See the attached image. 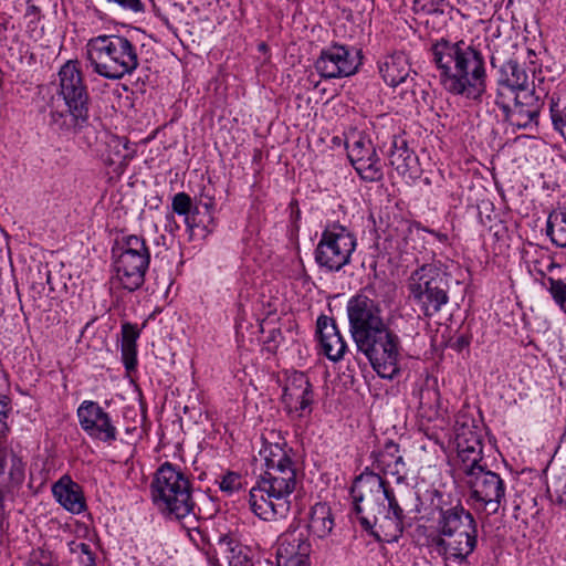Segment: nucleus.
Returning <instances> with one entry per match:
<instances>
[{"mask_svg":"<svg viewBox=\"0 0 566 566\" xmlns=\"http://www.w3.org/2000/svg\"><path fill=\"white\" fill-rule=\"evenodd\" d=\"M285 442H265L260 455L265 471L250 490L249 504L252 512L264 521L285 518L292 504V495L301 479Z\"/></svg>","mask_w":566,"mask_h":566,"instance_id":"1","label":"nucleus"},{"mask_svg":"<svg viewBox=\"0 0 566 566\" xmlns=\"http://www.w3.org/2000/svg\"><path fill=\"white\" fill-rule=\"evenodd\" d=\"M354 511L364 530L379 541L397 542L403 533L405 512L386 480L374 472L355 479L350 491Z\"/></svg>","mask_w":566,"mask_h":566,"instance_id":"2","label":"nucleus"},{"mask_svg":"<svg viewBox=\"0 0 566 566\" xmlns=\"http://www.w3.org/2000/svg\"><path fill=\"white\" fill-rule=\"evenodd\" d=\"M431 61L443 88L457 96L481 102L486 92V66L481 51L464 41L440 39L431 45Z\"/></svg>","mask_w":566,"mask_h":566,"instance_id":"3","label":"nucleus"},{"mask_svg":"<svg viewBox=\"0 0 566 566\" xmlns=\"http://www.w3.org/2000/svg\"><path fill=\"white\" fill-rule=\"evenodd\" d=\"M90 102L81 65L76 60H69L59 71L56 97L50 105V127L64 137L78 134L88 125Z\"/></svg>","mask_w":566,"mask_h":566,"instance_id":"4","label":"nucleus"},{"mask_svg":"<svg viewBox=\"0 0 566 566\" xmlns=\"http://www.w3.org/2000/svg\"><path fill=\"white\" fill-rule=\"evenodd\" d=\"M437 533L429 547L442 557L446 566H469V556L478 546V523L472 513L458 502L438 507Z\"/></svg>","mask_w":566,"mask_h":566,"instance_id":"5","label":"nucleus"},{"mask_svg":"<svg viewBox=\"0 0 566 566\" xmlns=\"http://www.w3.org/2000/svg\"><path fill=\"white\" fill-rule=\"evenodd\" d=\"M150 494L154 505L169 520L197 516L192 482L178 465L165 462L157 469Z\"/></svg>","mask_w":566,"mask_h":566,"instance_id":"6","label":"nucleus"},{"mask_svg":"<svg viewBox=\"0 0 566 566\" xmlns=\"http://www.w3.org/2000/svg\"><path fill=\"white\" fill-rule=\"evenodd\" d=\"M87 60L94 72L105 78L119 80L139 65L136 45L122 35H97L86 44Z\"/></svg>","mask_w":566,"mask_h":566,"instance_id":"7","label":"nucleus"},{"mask_svg":"<svg viewBox=\"0 0 566 566\" xmlns=\"http://www.w3.org/2000/svg\"><path fill=\"white\" fill-rule=\"evenodd\" d=\"M112 259L114 285L134 292L144 284L150 252L143 238L125 235L117 239L112 248Z\"/></svg>","mask_w":566,"mask_h":566,"instance_id":"8","label":"nucleus"},{"mask_svg":"<svg viewBox=\"0 0 566 566\" xmlns=\"http://www.w3.org/2000/svg\"><path fill=\"white\" fill-rule=\"evenodd\" d=\"M410 297L423 315L431 317L449 302V279L437 264L427 263L411 272L407 281Z\"/></svg>","mask_w":566,"mask_h":566,"instance_id":"9","label":"nucleus"},{"mask_svg":"<svg viewBox=\"0 0 566 566\" xmlns=\"http://www.w3.org/2000/svg\"><path fill=\"white\" fill-rule=\"evenodd\" d=\"M355 345L379 377L394 379L400 374L402 345L400 337L389 325L356 342Z\"/></svg>","mask_w":566,"mask_h":566,"instance_id":"10","label":"nucleus"},{"mask_svg":"<svg viewBox=\"0 0 566 566\" xmlns=\"http://www.w3.org/2000/svg\"><path fill=\"white\" fill-rule=\"evenodd\" d=\"M356 245V238L347 228L333 223L322 232L315 261L328 272H338L350 262Z\"/></svg>","mask_w":566,"mask_h":566,"instance_id":"11","label":"nucleus"},{"mask_svg":"<svg viewBox=\"0 0 566 566\" xmlns=\"http://www.w3.org/2000/svg\"><path fill=\"white\" fill-rule=\"evenodd\" d=\"M464 482L470 490V500L476 509L495 514L505 502V484L495 472L485 468L478 469L465 476Z\"/></svg>","mask_w":566,"mask_h":566,"instance_id":"12","label":"nucleus"},{"mask_svg":"<svg viewBox=\"0 0 566 566\" xmlns=\"http://www.w3.org/2000/svg\"><path fill=\"white\" fill-rule=\"evenodd\" d=\"M381 313L379 303L367 295L357 294L349 298L347 314L354 343L388 326Z\"/></svg>","mask_w":566,"mask_h":566,"instance_id":"13","label":"nucleus"},{"mask_svg":"<svg viewBox=\"0 0 566 566\" xmlns=\"http://www.w3.org/2000/svg\"><path fill=\"white\" fill-rule=\"evenodd\" d=\"M360 50L338 43L323 49L315 61V70L323 78H342L354 75L361 65Z\"/></svg>","mask_w":566,"mask_h":566,"instance_id":"14","label":"nucleus"},{"mask_svg":"<svg viewBox=\"0 0 566 566\" xmlns=\"http://www.w3.org/2000/svg\"><path fill=\"white\" fill-rule=\"evenodd\" d=\"M347 156L356 172L368 182H377L384 178L382 164L371 140L360 132H352L346 136Z\"/></svg>","mask_w":566,"mask_h":566,"instance_id":"15","label":"nucleus"},{"mask_svg":"<svg viewBox=\"0 0 566 566\" xmlns=\"http://www.w3.org/2000/svg\"><path fill=\"white\" fill-rule=\"evenodd\" d=\"M81 428L92 439L113 443L117 439V428L112 417L96 401L84 400L77 408Z\"/></svg>","mask_w":566,"mask_h":566,"instance_id":"16","label":"nucleus"},{"mask_svg":"<svg viewBox=\"0 0 566 566\" xmlns=\"http://www.w3.org/2000/svg\"><path fill=\"white\" fill-rule=\"evenodd\" d=\"M512 98V106L496 101V104L505 112L511 125L517 128L537 126L543 101L536 91H521Z\"/></svg>","mask_w":566,"mask_h":566,"instance_id":"17","label":"nucleus"},{"mask_svg":"<svg viewBox=\"0 0 566 566\" xmlns=\"http://www.w3.org/2000/svg\"><path fill=\"white\" fill-rule=\"evenodd\" d=\"M25 479V463L7 442L0 443V491L13 501Z\"/></svg>","mask_w":566,"mask_h":566,"instance_id":"18","label":"nucleus"},{"mask_svg":"<svg viewBox=\"0 0 566 566\" xmlns=\"http://www.w3.org/2000/svg\"><path fill=\"white\" fill-rule=\"evenodd\" d=\"M283 401L291 411L300 417L312 412L314 392L308 377L302 371H292L285 380Z\"/></svg>","mask_w":566,"mask_h":566,"instance_id":"19","label":"nucleus"},{"mask_svg":"<svg viewBox=\"0 0 566 566\" xmlns=\"http://www.w3.org/2000/svg\"><path fill=\"white\" fill-rule=\"evenodd\" d=\"M311 543L297 530L283 533L277 539V566H308Z\"/></svg>","mask_w":566,"mask_h":566,"instance_id":"20","label":"nucleus"},{"mask_svg":"<svg viewBox=\"0 0 566 566\" xmlns=\"http://www.w3.org/2000/svg\"><path fill=\"white\" fill-rule=\"evenodd\" d=\"M207 555L212 566H220L218 555H221L229 566H252L251 549L228 535L219 536L213 555L209 551Z\"/></svg>","mask_w":566,"mask_h":566,"instance_id":"21","label":"nucleus"},{"mask_svg":"<svg viewBox=\"0 0 566 566\" xmlns=\"http://www.w3.org/2000/svg\"><path fill=\"white\" fill-rule=\"evenodd\" d=\"M317 334L323 354L332 361L340 360L346 353L347 345L335 321L327 316L318 317Z\"/></svg>","mask_w":566,"mask_h":566,"instance_id":"22","label":"nucleus"},{"mask_svg":"<svg viewBox=\"0 0 566 566\" xmlns=\"http://www.w3.org/2000/svg\"><path fill=\"white\" fill-rule=\"evenodd\" d=\"M379 72L384 81L392 86L413 82L416 72L411 70L409 57L403 52H395L385 57L379 65Z\"/></svg>","mask_w":566,"mask_h":566,"instance_id":"23","label":"nucleus"},{"mask_svg":"<svg viewBox=\"0 0 566 566\" xmlns=\"http://www.w3.org/2000/svg\"><path fill=\"white\" fill-rule=\"evenodd\" d=\"M52 494L56 502L72 514H81L86 509L81 486L69 475L61 476L52 485Z\"/></svg>","mask_w":566,"mask_h":566,"instance_id":"24","label":"nucleus"},{"mask_svg":"<svg viewBox=\"0 0 566 566\" xmlns=\"http://www.w3.org/2000/svg\"><path fill=\"white\" fill-rule=\"evenodd\" d=\"M499 97L514 96L521 91H535L530 88L526 71L515 61H506L500 69Z\"/></svg>","mask_w":566,"mask_h":566,"instance_id":"25","label":"nucleus"},{"mask_svg":"<svg viewBox=\"0 0 566 566\" xmlns=\"http://www.w3.org/2000/svg\"><path fill=\"white\" fill-rule=\"evenodd\" d=\"M389 165L402 177L413 178L417 176L418 157L407 146L402 137L394 136L388 154Z\"/></svg>","mask_w":566,"mask_h":566,"instance_id":"26","label":"nucleus"},{"mask_svg":"<svg viewBox=\"0 0 566 566\" xmlns=\"http://www.w3.org/2000/svg\"><path fill=\"white\" fill-rule=\"evenodd\" d=\"M335 526L332 509L326 503H316L310 512L308 532L317 538H326Z\"/></svg>","mask_w":566,"mask_h":566,"instance_id":"27","label":"nucleus"},{"mask_svg":"<svg viewBox=\"0 0 566 566\" xmlns=\"http://www.w3.org/2000/svg\"><path fill=\"white\" fill-rule=\"evenodd\" d=\"M397 446L389 444L385 451L380 452L374 462L375 468L384 475H392L397 478V482L405 479V462L401 455H395Z\"/></svg>","mask_w":566,"mask_h":566,"instance_id":"28","label":"nucleus"},{"mask_svg":"<svg viewBox=\"0 0 566 566\" xmlns=\"http://www.w3.org/2000/svg\"><path fill=\"white\" fill-rule=\"evenodd\" d=\"M140 331L137 325L124 323L122 325V359L127 370H133L137 365L136 342Z\"/></svg>","mask_w":566,"mask_h":566,"instance_id":"29","label":"nucleus"},{"mask_svg":"<svg viewBox=\"0 0 566 566\" xmlns=\"http://www.w3.org/2000/svg\"><path fill=\"white\" fill-rule=\"evenodd\" d=\"M546 234L553 244L558 248H566V209L554 210L548 214Z\"/></svg>","mask_w":566,"mask_h":566,"instance_id":"30","label":"nucleus"},{"mask_svg":"<svg viewBox=\"0 0 566 566\" xmlns=\"http://www.w3.org/2000/svg\"><path fill=\"white\" fill-rule=\"evenodd\" d=\"M549 111L554 128L566 140V88H558L553 93Z\"/></svg>","mask_w":566,"mask_h":566,"instance_id":"31","label":"nucleus"},{"mask_svg":"<svg viewBox=\"0 0 566 566\" xmlns=\"http://www.w3.org/2000/svg\"><path fill=\"white\" fill-rule=\"evenodd\" d=\"M172 214L177 213L184 217V221L189 229L196 226V214L198 208L193 206L191 197L186 192H178L171 200Z\"/></svg>","mask_w":566,"mask_h":566,"instance_id":"32","label":"nucleus"},{"mask_svg":"<svg viewBox=\"0 0 566 566\" xmlns=\"http://www.w3.org/2000/svg\"><path fill=\"white\" fill-rule=\"evenodd\" d=\"M455 443L457 450H460V452L470 450L482 453L483 446L481 437L473 428L465 427L464 424L457 428Z\"/></svg>","mask_w":566,"mask_h":566,"instance_id":"33","label":"nucleus"},{"mask_svg":"<svg viewBox=\"0 0 566 566\" xmlns=\"http://www.w3.org/2000/svg\"><path fill=\"white\" fill-rule=\"evenodd\" d=\"M543 285L559 310L566 314V281L548 276L543 281Z\"/></svg>","mask_w":566,"mask_h":566,"instance_id":"34","label":"nucleus"},{"mask_svg":"<svg viewBox=\"0 0 566 566\" xmlns=\"http://www.w3.org/2000/svg\"><path fill=\"white\" fill-rule=\"evenodd\" d=\"M458 458L460 460V470L463 472L464 478L471 474V472L484 468L481 464L483 455L479 453V451L463 450V452H460V450H458Z\"/></svg>","mask_w":566,"mask_h":566,"instance_id":"35","label":"nucleus"},{"mask_svg":"<svg viewBox=\"0 0 566 566\" xmlns=\"http://www.w3.org/2000/svg\"><path fill=\"white\" fill-rule=\"evenodd\" d=\"M440 406V394L436 388L424 387L419 391V409L434 415Z\"/></svg>","mask_w":566,"mask_h":566,"instance_id":"36","label":"nucleus"},{"mask_svg":"<svg viewBox=\"0 0 566 566\" xmlns=\"http://www.w3.org/2000/svg\"><path fill=\"white\" fill-rule=\"evenodd\" d=\"M10 411V399L7 396H0V443L7 442V434L10 430L7 419Z\"/></svg>","mask_w":566,"mask_h":566,"instance_id":"37","label":"nucleus"},{"mask_svg":"<svg viewBox=\"0 0 566 566\" xmlns=\"http://www.w3.org/2000/svg\"><path fill=\"white\" fill-rule=\"evenodd\" d=\"M220 490L228 494H232L242 486L241 475L235 472H228L219 482Z\"/></svg>","mask_w":566,"mask_h":566,"instance_id":"38","label":"nucleus"},{"mask_svg":"<svg viewBox=\"0 0 566 566\" xmlns=\"http://www.w3.org/2000/svg\"><path fill=\"white\" fill-rule=\"evenodd\" d=\"M29 566H59L50 552L38 551L32 554Z\"/></svg>","mask_w":566,"mask_h":566,"instance_id":"39","label":"nucleus"},{"mask_svg":"<svg viewBox=\"0 0 566 566\" xmlns=\"http://www.w3.org/2000/svg\"><path fill=\"white\" fill-rule=\"evenodd\" d=\"M6 501H10L7 497V493H3L0 491V544L2 543V538L9 527V522H8L9 512L7 510Z\"/></svg>","mask_w":566,"mask_h":566,"instance_id":"40","label":"nucleus"},{"mask_svg":"<svg viewBox=\"0 0 566 566\" xmlns=\"http://www.w3.org/2000/svg\"><path fill=\"white\" fill-rule=\"evenodd\" d=\"M109 3L117 4L124 10L132 12H142L144 11V4L142 0H106Z\"/></svg>","mask_w":566,"mask_h":566,"instance_id":"41","label":"nucleus"},{"mask_svg":"<svg viewBox=\"0 0 566 566\" xmlns=\"http://www.w3.org/2000/svg\"><path fill=\"white\" fill-rule=\"evenodd\" d=\"M76 548L85 555V559L82 560L85 566H95V557L88 544L80 543L76 545Z\"/></svg>","mask_w":566,"mask_h":566,"instance_id":"42","label":"nucleus"},{"mask_svg":"<svg viewBox=\"0 0 566 566\" xmlns=\"http://www.w3.org/2000/svg\"><path fill=\"white\" fill-rule=\"evenodd\" d=\"M190 539L199 546L200 543H206V535L199 527H192L188 530Z\"/></svg>","mask_w":566,"mask_h":566,"instance_id":"43","label":"nucleus"},{"mask_svg":"<svg viewBox=\"0 0 566 566\" xmlns=\"http://www.w3.org/2000/svg\"><path fill=\"white\" fill-rule=\"evenodd\" d=\"M39 13H40L39 8L34 4H31L28 7L25 15L32 17V19L30 20V23H33L35 20H39Z\"/></svg>","mask_w":566,"mask_h":566,"instance_id":"44","label":"nucleus"},{"mask_svg":"<svg viewBox=\"0 0 566 566\" xmlns=\"http://www.w3.org/2000/svg\"><path fill=\"white\" fill-rule=\"evenodd\" d=\"M166 219H167V222H168L166 224V230H168L169 232H174V231L179 229V226L175 221V218H174L172 213L167 214Z\"/></svg>","mask_w":566,"mask_h":566,"instance_id":"45","label":"nucleus"},{"mask_svg":"<svg viewBox=\"0 0 566 566\" xmlns=\"http://www.w3.org/2000/svg\"><path fill=\"white\" fill-rule=\"evenodd\" d=\"M557 492H558L560 502L566 505V482L564 483V485L562 486L560 490H557Z\"/></svg>","mask_w":566,"mask_h":566,"instance_id":"46","label":"nucleus"},{"mask_svg":"<svg viewBox=\"0 0 566 566\" xmlns=\"http://www.w3.org/2000/svg\"><path fill=\"white\" fill-rule=\"evenodd\" d=\"M431 234H433L434 237H437V239L441 242L446 241L447 240V235L446 234H441V233H437L434 231H429Z\"/></svg>","mask_w":566,"mask_h":566,"instance_id":"47","label":"nucleus"},{"mask_svg":"<svg viewBox=\"0 0 566 566\" xmlns=\"http://www.w3.org/2000/svg\"><path fill=\"white\" fill-rule=\"evenodd\" d=\"M116 143L122 145L126 150H128V142L126 139H117Z\"/></svg>","mask_w":566,"mask_h":566,"instance_id":"48","label":"nucleus"},{"mask_svg":"<svg viewBox=\"0 0 566 566\" xmlns=\"http://www.w3.org/2000/svg\"><path fill=\"white\" fill-rule=\"evenodd\" d=\"M421 231H424V230L423 229H416L415 232L412 230H410V234L419 235Z\"/></svg>","mask_w":566,"mask_h":566,"instance_id":"49","label":"nucleus"},{"mask_svg":"<svg viewBox=\"0 0 566 566\" xmlns=\"http://www.w3.org/2000/svg\"><path fill=\"white\" fill-rule=\"evenodd\" d=\"M130 158H132V155H130V154H125V155L123 156V159H130Z\"/></svg>","mask_w":566,"mask_h":566,"instance_id":"50","label":"nucleus"},{"mask_svg":"<svg viewBox=\"0 0 566 566\" xmlns=\"http://www.w3.org/2000/svg\"><path fill=\"white\" fill-rule=\"evenodd\" d=\"M46 279H48V282H50V272L49 271L46 273Z\"/></svg>","mask_w":566,"mask_h":566,"instance_id":"51","label":"nucleus"}]
</instances>
